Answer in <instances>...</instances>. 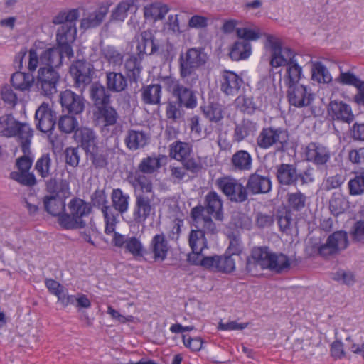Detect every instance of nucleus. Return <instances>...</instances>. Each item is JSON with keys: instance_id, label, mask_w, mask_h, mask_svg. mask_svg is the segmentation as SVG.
<instances>
[{"instance_id": "nucleus-1", "label": "nucleus", "mask_w": 364, "mask_h": 364, "mask_svg": "<svg viewBox=\"0 0 364 364\" xmlns=\"http://www.w3.org/2000/svg\"><path fill=\"white\" fill-rule=\"evenodd\" d=\"M190 216L196 227L202 226L208 233L215 235L218 232L217 221H223V202L220 196L215 191H209L204 198V204L195 206L191 210Z\"/></svg>"}, {"instance_id": "nucleus-2", "label": "nucleus", "mask_w": 364, "mask_h": 364, "mask_svg": "<svg viewBox=\"0 0 364 364\" xmlns=\"http://www.w3.org/2000/svg\"><path fill=\"white\" fill-rule=\"evenodd\" d=\"M251 259H248L246 264V269L251 272L252 267L257 265L262 269H269L277 273H280L290 267L289 257L282 254H276L269 252L268 247H260L255 248L251 255Z\"/></svg>"}, {"instance_id": "nucleus-3", "label": "nucleus", "mask_w": 364, "mask_h": 364, "mask_svg": "<svg viewBox=\"0 0 364 364\" xmlns=\"http://www.w3.org/2000/svg\"><path fill=\"white\" fill-rule=\"evenodd\" d=\"M69 213L59 215L58 223L65 230L83 228L86 226L85 218L92 211L90 203L79 198H73L68 205Z\"/></svg>"}, {"instance_id": "nucleus-4", "label": "nucleus", "mask_w": 364, "mask_h": 364, "mask_svg": "<svg viewBox=\"0 0 364 364\" xmlns=\"http://www.w3.org/2000/svg\"><path fill=\"white\" fill-rule=\"evenodd\" d=\"M289 141L287 129L281 127L269 126L263 127L256 138L257 146L261 149H275L276 152L287 151Z\"/></svg>"}, {"instance_id": "nucleus-5", "label": "nucleus", "mask_w": 364, "mask_h": 364, "mask_svg": "<svg viewBox=\"0 0 364 364\" xmlns=\"http://www.w3.org/2000/svg\"><path fill=\"white\" fill-rule=\"evenodd\" d=\"M276 170L277 179L282 186L309 185L315 180L314 169L310 166L299 173L297 172L296 166L291 164H281L276 166Z\"/></svg>"}, {"instance_id": "nucleus-6", "label": "nucleus", "mask_w": 364, "mask_h": 364, "mask_svg": "<svg viewBox=\"0 0 364 364\" xmlns=\"http://www.w3.org/2000/svg\"><path fill=\"white\" fill-rule=\"evenodd\" d=\"M207 55L203 49L191 48L179 56V74L182 79L195 75L198 68L203 65L207 60Z\"/></svg>"}, {"instance_id": "nucleus-7", "label": "nucleus", "mask_w": 364, "mask_h": 364, "mask_svg": "<svg viewBox=\"0 0 364 364\" xmlns=\"http://www.w3.org/2000/svg\"><path fill=\"white\" fill-rule=\"evenodd\" d=\"M169 156L181 161L183 167L193 173L202 169V165L193 157L192 145L188 142L176 141L169 145Z\"/></svg>"}, {"instance_id": "nucleus-8", "label": "nucleus", "mask_w": 364, "mask_h": 364, "mask_svg": "<svg viewBox=\"0 0 364 364\" xmlns=\"http://www.w3.org/2000/svg\"><path fill=\"white\" fill-rule=\"evenodd\" d=\"M165 85L168 92H171L172 96L182 107L186 109H193L198 105V98L196 92L191 88L181 84L179 80L167 77L165 81Z\"/></svg>"}, {"instance_id": "nucleus-9", "label": "nucleus", "mask_w": 364, "mask_h": 364, "mask_svg": "<svg viewBox=\"0 0 364 364\" xmlns=\"http://www.w3.org/2000/svg\"><path fill=\"white\" fill-rule=\"evenodd\" d=\"M216 185L232 202L243 203L248 198L247 187L235 178L230 176L219 178L216 180Z\"/></svg>"}, {"instance_id": "nucleus-10", "label": "nucleus", "mask_w": 364, "mask_h": 364, "mask_svg": "<svg viewBox=\"0 0 364 364\" xmlns=\"http://www.w3.org/2000/svg\"><path fill=\"white\" fill-rule=\"evenodd\" d=\"M60 75L55 69L40 67L36 77V87L41 95L50 97L57 92Z\"/></svg>"}, {"instance_id": "nucleus-11", "label": "nucleus", "mask_w": 364, "mask_h": 364, "mask_svg": "<svg viewBox=\"0 0 364 364\" xmlns=\"http://www.w3.org/2000/svg\"><path fill=\"white\" fill-rule=\"evenodd\" d=\"M74 87L82 92L92 80L93 65L85 60H74L69 68Z\"/></svg>"}, {"instance_id": "nucleus-12", "label": "nucleus", "mask_w": 364, "mask_h": 364, "mask_svg": "<svg viewBox=\"0 0 364 364\" xmlns=\"http://www.w3.org/2000/svg\"><path fill=\"white\" fill-rule=\"evenodd\" d=\"M112 242L114 246L123 249L125 253L131 254L134 258L145 259V247L139 237L114 232Z\"/></svg>"}, {"instance_id": "nucleus-13", "label": "nucleus", "mask_w": 364, "mask_h": 364, "mask_svg": "<svg viewBox=\"0 0 364 364\" xmlns=\"http://www.w3.org/2000/svg\"><path fill=\"white\" fill-rule=\"evenodd\" d=\"M272 37L268 38L271 43L272 55L270 59V65L272 68L287 66L291 62L298 60L301 55L295 53L294 50L289 47H282L278 41H271Z\"/></svg>"}, {"instance_id": "nucleus-14", "label": "nucleus", "mask_w": 364, "mask_h": 364, "mask_svg": "<svg viewBox=\"0 0 364 364\" xmlns=\"http://www.w3.org/2000/svg\"><path fill=\"white\" fill-rule=\"evenodd\" d=\"M169 250L168 242L164 233L155 235L151 240L148 248H145V260L164 261Z\"/></svg>"}, {"instance_id": "nucleus-15", "label": "nucleus", "mask_w": 364, "mask_h": 364, "mask_svg": "<svg viewBox=\"0 0 364 364\" xmlns=\"http://www.w3.org/2000/svg\"><path fill=\"white\" fill-rule=\"evenodd\" d=\"M56 119V112L48 102H43L36 110V128L43 133H48L54 129Z\"/></svg>"}, {"instance_id": "nucleus-16", "label": "nucleus", "mask_w": 364, "mask_h": 364, "mask_svg": "<svg viewBox=\"0 0 364 364\" xmlns=\"http://www.w3.org/2000/svg\"><path fill=\"white\" fill-rule=\"evenodd\" d=\"M132 218L136 224H144L155 213L156 196L134 197Z\"/></svg>"}, {"instance_id": "nucleus-17", "label": "nucleus", "mask_w": 364, "mask_h": 364, "mask_svg": "<svg viewBox=\"0 0 364 364\" xmlns=\"http://www.w3.org/2000/svg\"><path fill=\"white\" fill-rule=\"evenodd\" d=\"M287 98L289 104L298 108L309 106L314 100L310 89L301 84L286 86Z\"/></svg>"}, {"instance_id": "nucleus-18", "label": "nucleus", "mask_w": 364, "mask_h": 364, "mask_svg": "<svg viewBox=\"0 0 364 364\" xmlns=\"http://www.w3.org/2000/svg\"><path fill=\"white\" fill-rule=\"evenodd\" d=\"M60 102L63 111L69 114H80L85 108V99L82 95H78L70 90H65L60 95Z\"/></svg>"}, {"instance_id": "nucleus-19", "label": "nucleus", "mask_w": 364, "mask_h": 364, "mask_svg": "<svg viewBox=\"0 0 364 364\" xmlns=\"http://www.w3.org/2000/svg\"><path fill=\"white\" fill-rule=\"evenodd\" d=\"M219 83L220 90L224 95L235 96L239 93L244 80L236 73L225 70L220 74Z\"/></svg>"}, {"instance_id": "nucleus-20", "label": "nucleus", "mask_w": 364, "mask_h": 364, "mask_svg": "<svg viewBox=\"0 0 364 364\" xmlns=\"http://www.w3.org/2000/svg\"><path fill=\"white\" fill-rule=\"evenodd\" d=\"M304 153L306 161L317 166L326 165L331 159L329 149L319 142L309 143Z\"/></svg>"}, {"instance_id": "nucleus-21", "label": "nucleus", "mask_w": 364, "mask_h": 364, "mask_svg": "<svg viewBox=\"0 0 364 364\" xmlns=\"http://www.w3.org/2000/svg\"><path fill=\"white\" fill-rule=\"evenodd\" d=\"M77 33L75 25L63 24L57 31L56 41L58 47L63 49L65 55L68 58L73 56V50L71 44L75 41Z\"/></svg>"}, {"instance_id": "nucleus-22", "label": "nucleus", "mask_w": 364, "mask_h": 364, "mask_svg": "<svg viewBox=\"0 0 364 364\" xmlns=\"http://www.w3.org/2000/svg\"><path fill=\"white\" fill-rule=\"evenodd\" d=\"M328 113L333 120L346 124H350L355 119L350 105L340 100L330 102Z\"/></svg>"}, {"instance_id": "nucleus-23", "label": "nucleus", "mask_w": 364, "mask_h": 364, "mask_svg": "<svg viewBox=\"0 0 364 364\" xmlns=\"http://www.w3.org/2000/svg\"><path fill=\"white\" fill-rule=\"evenodd\" d=\"M73 137L85 154H88L99 146L98 136L91 128L80 127L75 132Z\"/></svg>"}, {"instance_id": "nucleus-24", "label": "nucleus", "mask_w": 364, "mask_h": 364, "mask_svg": "<svg viewBox=\"0 0 364 364\" xmlns=\"http://www.w3.org/2000/svg\"><path fill=\"white\" fill-rule=\"evenodd\" d=\"M262 170L257 169L247 179L246 187L252 194L267 193L272 188V182L268 176L260 174Z\"/></svg>"}, {"instance_id": "nucleus-25", "label": "nucleus", "mask_w": 364, "mask_h": 364, "mask_svg": "<svg viewBox=\"0 0 364 364\" xmlns=\"http://www.w3.org/2000/svg\"><path fill=\"white\" fill-rule=\"evenodd\" d=\"M111 5L112 2L109 1L101 2L93 12L90 13L87 17L81 20V28L90 29L100 26L107 15Z\"/></svg>"}, {"instance_id": "nucleus-26", "label": "nucleus", "mask_w": 364, "mask_h": 364, "mask_svg": "<svg viewBox=\"0 0 364 364\" xmlns=\"http://www.w3.org/2000/svg\"><path fill=\"white\" fill-rule=\"evenodd\" d=\"M93 117L97 124L103 127H109L114 126L117 123L119 115L117 109L110 104L95 108Z\"/></svg>"}, {"instance_id": "nucleus-27", "label": "nucleus", "mask_w": 364, "mask_h": 364, "mask_svg": "<svg viewBox=\"0 0 364 364\" xmlns=\"http://www.w3.org/2000/svg\"><path fill=\"white\" fill-rule=\"evenodd\" d=\"M129 182L134 188V197L156 196L153 183L149 177L135 171Z\"/></svg>"}, {"instance_id": "nucleus-28", "label": "nucleus", "mask_w": 364, "mask_h": 364, "mask_svg": "<svg viewBox=\"0 0 364 364\" xmlns=\"http://www.w3.org/2000/svg\"><path fill=\"white\" fill-rule=\"evenodd\" d=\"M208 263V269L222 273H231L235 269V259L226 252L223 255L208 256L206 259Z\"/></svg>"}, {"instance_id": "nucleus-29", "label": "nucleus", "mask_w": 364, "mask_h": 364, "mask_svg": "<svg viewBox=\"0 0 364 364\" xmlns=\"http://www.w3.org/2000/svg\"><path fill=\"white\" fill-rule=\"evenodd\" d=\"M131 80L121 72L106 71L105 85L107 89L114 93L124 92L127 90Z\"/></svg>"}, {"instance_id": "nucleus-30", "label": "nucleus", "mask_w": 364, "mask_h": 364, "mask_svg": "<svg viewBox=\"0 0 364 364\" xmlns=\"http://www.w3.org/2000/svg\"><path fill=\"white\" fill-rule=\"evenodd\" d=\"M136 51L139 58L143 59L145 55H152L158 50L155 43V37L149 30L144 31L137 38Z\"/></svg>"}, {"instance_id": "nucleus-31", "label": "nucleus", "mask_w": 364, "mask_h": 364, "mask_svg": "<svg viewBox=\"0 0 364 364\" xmlns=\"http://www.w3.org/2000/svg\"><path fill=\"white\" fill-rule=\"evenodd\" d=\"M111 92L100 82L93 83L90 87V97L94 109L112 104Z\"/></svg>"}, {"instance_id": "nucleus-32", "label": "nucleus", "mask_w": 364, "mask_h": 364, "mask_svg": "<svg viewBox=\"0 0 364 364\" xmlns=\"http://www.w3.org/2000/svg\"><path fill=\"white\" fill-rule=\"evenodd\" d=\"M253 159L246 150H237L230 159V169L235 172L249 171L252 169Z\"/></svg>"}, {"instance_id": "nucleus-33", "label": "nucleus", "mask_w": 364, "mask_h": 364, "mask_svg": "<svg viewBox=\"0 0 364 364\" xmlns=\"http://www.w3.org/2000/svg\"><path fill=\"white\" fill-rule=\"evenodd\" d=\"M65 53L59 47L48 48L40 55L41 67L55 69L59 68L63 63Z\"/></svg>"}, {"instance_id": "nucleus-34", "label": "nucleus", "mask_w": 364, "mask_h": 364, "mask_svg": "<svg viewBox=\"0 0 364 364\" xmlns=\"http://www.w3.org/2000/svg\"><path fill=\"white\" fill-rule=\"evenodd\" d=\"M148 140L149 136L144 132L129 129L124 138V143L129 150L136 151L144 147Z\"/></svg>"}, {"instance_id": "nucleus-35", "label": "nucleus", "mask_w": 364, "mask_h": 364, "mask_svg": "<svg viewBox=\"0 0 364 364\" xmlns=\"http://www.w3.org/2000/svg\"><path fill=\"white\" fill-rule=\"evenodd\" d=\"M35 82L32 73L21 70L14 73L11 77V85L17 90L28 92Z\"/></svg>"}, {"instance_id": "nucleus-36", "label": "nucleus", "mask_w": 364, "mask_h": 364, "mask_svg": "<svg viewBox=\"0 0 364 364\" xmlns=\"http://www.w3.org/2000/svg\"><path fill=\"white\" fill-rule=\"evenodd\" d=\"M257 129V124L249 119H243L235 125L233 133V140L241 142L250 135H253Z\"/></svg>"}, {"instance_id": "nucleus-37", "label": "nucleus", "mask_w": 364, "mask_h": 364, "mask_svg": "<svg viewBox=\"0 0 364 364\" xmlns=\"http://www.w3.org/2000/svg\"><path fill=\"white\" fill-rule=\"evenodd\" d=\"M303 77V66L299 59L295 62H291L290 64L285 66L283 80L286 86L299 84Z\"/></svg>"}, {"instance_id": "nucleus-38", "label": "nucleus", "mask_w": 364, "mask_h": 364, "mask_svg": "<svg viewBox=\"0 0 364 364\" xmlns=\"http://www.w3.org/2000/svg\"><path fill=\"white\" fill-rule=\"evenodd\" d=\"M45 210L51 215L58 216L65 213V198L46 196L43 198Z\"/></svg>"}, {"instance_id": "nucleus-39", "label": "nucleus", "mask_w": 364, "mask_h": 364, "mask_svg": "<svg viewBox=\"0 0 364 364\" xmlns=\"http://www.w3.org/2000/svg\"><path fill=\"white\" fill-rule=\"evenodd\" d=\"M266 82V80L262 79L261 81L258 82L257 85V91L259 95L261 96H258L255 98L253 97H247L243 99V111L249 114H252L255 113L256 110L260 109L262 107V98L264 97V85Z\"/></svg>"}, {"instance_id": "nucleus-40", "label": "nucleus", "mask_w": 364, "mask_h": 364, "mask_svg": "<svg viewBox=\"0 0 364 364\" xmlns=\"http://www.w3.org/2000/svg\"><path fill=\"white\" fill-rule=\"evenodd\" d=\"M252 54V46L247 41H237L230 49L229 55L232 60L239 61L247 59Z\"/></svg>"}, {"instance_id": "nucleus-41", "label": "nucleus", "mask_w": 364, "mask_h": 364, "mask_svg": "<svg viewBox=\"0 0 364 364\" xmlns=\"http://www.w3.org/2000/svg\"><path fill=\"white\" fill-rule=\"evenodd\" d=\"M142 59L136 55H132L124 62V69L127 73V77L131 80V83L137 82L140 77L142 70L141 65Z\"/></svg>"}, {"instance_id": "nucleus-42", "label": "nucleus", "mask_w": 364, "mask_h": 364, "mask_svg": "<svg viewBox=\"0 0 364 364\" xmlns=\"http://www.w3.org/2000/svg\"><path fill=\"white\" fill-rule=\"evenodd\" d=\"M198 226L197 228H199ZM202 229L191 230L188 236V243L192 251H203L208 248V242L205 233L208 234L204 228Z\"/></svg>"}, {"instance_id": "nucleus-43", "label": "nucleus", "mask_w": 364, "mask_h": 364, "mask_svg": "<svg viewBox=\"0 0 364 364\" xmlns=\"http://www.w3.org/2000/svg\"><path fill=\"white\" fill-rule=\"evenodd\" d=\"M47 191L54 194L52 196H60L63 198L69 197L70 186L69 183L64 179L56 180L55 178H51L46 183Z\"/></svg>"}, {"instance_id": "nucleus-44", "label": "nucleus", "mask_w": 364, "mask_h": 364, "mask_svg": "<svg viewBox=\"0 0 364 364\" xmlns=\"http://www.w3.org/2000/svg\"><path fill=\"white\" fill-rule=\"evenodd\" d=\"M112 206L115 210L120 214H124L129 209L130 197L127 193H124L121 188H114L111 194Z\"/></svg>"}, {"instance_id": "nucleus-45", "label": "nucleus", "mask_w": 364, "mask_h": 364, "mask_svg": "<svg viewBox=\"0 0 364 364\" xmlns=\"http://www.w3.org/2000/svg\"><path fill=\"white\" fill-rule=\"evenodd\" d=\"M21 146V150L23 154L30 153L31 140L33 136V129L26 123H19L16 129V135Z\"/></svg>"}, {"instance_id": "nucleus-46", "label": "nucleus", "mask_w": 364, "mask_h": 364, "mask_svg": "<svg viewBox=\"0 0 364 364\" xmlns=\"http://www.w3.org/2000/svg\"><path fill=\"white\" fill-rule=\"evenodd\" d=\"M161 97V86L159 84H152L144 87L141 91V100L147 105H157Z\"/></svg>"}, {"instance_id": "nucleus-47", "label": "nucleus", "mask_w": 364, "mask_h": 364, "mask_svg": "<svg viewBox=\"0 0 364 364\" xmlns=\"http://www.w3.org/2000/svg\"><path fill=\"white\" fill-rule=\"evenodd\" d=\"M137 0H124L120 1L112 11L111 21L123 22L128 16V11L134 6Z\"/></svg>"}, {"instance_id": "nucleus-48", "label": "nucleus", "mask_w": 364, "mask_h": 364, "mask_svg": "<svg viewBox=\"0 0 364 364\" xmlns=\"http://www.w3.org/2000/svg\"><path fill=\"white\" fill-rule=\"evenodd\" d=\"M204 116L211 122L220 123L224 118L223 106L219 103H210L200 107Z\"/></svg>"}, {"instance_id": "nucleus-49", "label": "nucleus", "mask_w": 364, "mask_h": 364, "mask_svg": "<svg viewBox=\"0 0 364 364\" xmlns=\"http://www.w3.org/2000/svg\"><path fill=\"white\" fill-rule=\"evenodd\" d=\"M168 11L166 4H152L144 7V15L146 19L156 21L164 18Z\"/></svg>"}, {"instance_id": "nucleus-50", "label": "nucleus", "mask_w": 364, "mask_h": 364, "mask_svg": "<svg viewBox=\"0 0 364 364\" xmlns=\"http://www.w3.org/2000/svg\"><path fill=\"white\" fill-rule=\"evenodd\" d=\"M12 114H6L0 117V127L2 128V135L7 137H12L16 135V129L19 124Z\"/></svg>"}, {"instance_id": "nucleus-51", "label": "nucleus", "mask_w": 364, "mask_h": 364, "mask_svg": "<svg viewBox=\"0 0 364 364\" xmlns=\"http://www.w3.org/2000/svg\"><path fill=\"white\" fill-rule=\"evenodd\" d=\"M349 194L360 196L364 193V168L355 172L354 178L348 183Z\"/></svg>"}, {"instance_id": "nucleus-52", "label": "nucleus", "mask_w": 364, "mask_h": 364, "mask_svg": "<svg viewBox=\"0 0 364 364\" xmlns=\"http://www.w3.org/2000/svg\"><path fill=\"white\" fill-rule=\"evenodd\" d=\"M161 167L160 159L156 156H147L141 159L138 165V171L142 174L154 173Z\"/></svg>"}, {"instance_id": "nucleus-53", "label": "nucleus", "mask_w": 364, "mask_h": 364, "mask_svg": "<svg viewBox=\"0 0 364 364\" xmlns=\"http://www.w3.org/2000/svg\"><path fill=\"white\" fill-rule=\"evenodd\" d=\"M306 196L299 191L294 193H289L287 195L288 207L290 210L294 211L303 210L306 206Z\"/></svg>"}, {"instance_id": "nucleus-54", "label": "nucleus", "mask_w": 364, "mask_h": 364, "mask_svg": "<svg viewBox=\"0 0 364 364\" xmlns=\"http://www.w3.org/2000/svg\"><path fill=\"white\" fill-rule=\"evenodd\" d=\"M85 154L96 168H105L108 164V154L106 151L101 150L100 146Z\"/></svg>"}, {"instance_id": "nucleus-55", "label": "nucleus", "mask_w": 364, "mask_h": 364, "mask_svg": "<svg viewBox=\"0 0 364 364\" xmlns=\"http://www.w3.org/2000/svg\"><path fill=\"white\" fill-rule=\"evenodd\" d=\"M311 72L312 80L319 83H328L332 80L329 71L321 62L314 63Z\"/></svg>"}, {"instance_id": "nucleus-56", "label": "nucleus", "mask_w": 364, "mask_h": 364, "mask_svg": "<svg viewBox=\"0 0 364 364\" xmlns=\"http://www.w3.org/2000/svg\"><path fill=\"white\" fill-rule=\"evenodd\" d=\"M59 130L65 134L73 133L79 129V122L75 117L65 114L61 116L58 122Z\"/></svg>"}, {"instance_id": "nucleus-57", "label": "nucleus", "mask_w": 364, "mask_h": 364, "mask_svg": "<svg viewBox=\"0 0 364 364\" xmlns=\"http://www.w3.org/2000/svg\"><path fill=\"white\" fill-rule=\"evenodd\" d=\"M182 106L175 100H168L166 104V117L171 122H177L183 118L184 112Z\"/></svg>"}, {"instance_id": "nucleus-58", "label": "nucleus", "mask_w": 364, "mask_h": 364, "mask_svg": "<svg viewBox=\"0 0 364 364\" xmlns=\"http://www.w3.org/2000/svg\"><path fill=\"white\" fill-rule=\"evenodd\" d=\"M359 217L352 226L350 235L354 242L364 244V209L360 211Z\"/></svg>"}, {"instance_id": "nucleus-59", "label": "nucleus", "mask_w": 364, "mask_h": 364, "mask_svg": "<svg viewBox=\"0 0 364 364\" xmlns=\"http://www.w3.org/2000/svg\"><path fill=\"white\" fill-rule=\"evenodd\" d=\"M52 160L49 154H43L38 159L35 169L39 176L45 178L50 175Z\"/></svg>"}, {"instance_id": "nucleus-60", "label": "nucleus", "mask_w": 364, "mask_h": 364, "mask_svg": "<svg viewBox=\"0 0 364 364\" xmlns=\"http://www.w3.org/2000/svg\"><path fill=\"white\" fill-rule=\"evenodd\" d=\"M102 54L105 59L114 66H119L123 63L122 54L114 46H106L102 49Z\"/></svg>"}, {"instance_id": "nucleus-61", "label": "nucleus", "mask_w": 364, "mask_h": 364, "mask_svg": "<svg viewBox=\"0 0 364 364\" xmlns=\"http://www.w3.org/2000/svg\"><path fill=\"white\" fill-rule=\"evenodd\" d=\"M328 238L333 242L336 250L339 253L348 246V235L346 231L338 230L331 234Z\"/></svg>"}, {"instance_id": "nucleus-62", "label": "nucleus", "mask_w": 364, "mask_h": 364, "mask_svg": "<svg viewBox=\"0 0 364 364\" xmlns=\"http://www.w3.org/2000/svg\"><path fill=\"white\" fill-rule=\"evenodd\" d=\"M348 201L342 196H333L329 201V210L334 215H339L348 208Z\"/></svg>"}, {"instance_id": "nucleus-63", "label": "nucleus", "mask_w": 364, "mask_h": 364, "mask_svg": "<svg viewBox=\"0 0 364 364\" xmlns=\"http://www.w3.org/2000/svg\"><path fill=\"white\" fill-rule=\"evenodd\" d=\"M10 178L23 186H33L36 184L34 174L30 172L12 171Z\"/></svg>"}, {"instance_id": "nucleus-64", "label": "nucleus", "mask_w": 364, "mask_h": 364, "mask_svg": "<svg viewBox=\"0 0 364 364\" xmlns=\"http://www.w3.org/2000/svg\"><path fill=\"white\" fill-rule=\"evenodd\" d=\"M102 214L105 222V232L107 235L114 234L115 232L117 219L111 207H104Z\"/></svg>"}]
</instances>
